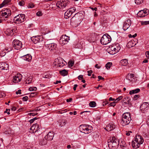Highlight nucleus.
Instances as JSON below:
<instances>
[{"label": "nucleus", "instance_id": "44", "mask_svg": "<svg viewBox=\"0 0 149 149\" xmlns=\"http://www.w3.org/2000/svg\"><path fill=\"white\" fill-rule=\"evenodd\" d=\"M123 97L122 96H120L118 97L117 98L115 99V101H116V102L117 103L120 100L122 99Z\"/></svg>", "mask_w": 149, "mask_h": 149}, {"label": "nucleus", "instance_id": "20", "mask_svg": "<svg viewBox=\"0 0 149 149\" xmlns=\"http://www.w3.org/2000/svg\"><path fill=\"white\" fill-rule=\"evenodd\" d=\"M114 51H112V52H110V54H114L118 52L120 50V47L118 44H117L115 46H114Z\"/></svg>", "mask_w": 149, "mask_h": 149}, {"label": "nucleus", "instance_id": "52", "mask_svg": "<svg viewBox=\"0 0 149 149\" xmlns=\"http://www.w3.org/2000/svg\"><path fill=\"white\" fill-rule=\"evenodd\" d=\"M42 13L40 11H38L36 13V15L38 16H41L42 15Z\"/></svg>", "mask_w": 149, "mask_h": 149}, {"label": "nucleus", "instance_id": "58", "mask_svg": "<svg viewBox=\"0 0 149 149\" xmlns=\"http://www.w3.org/2000/svg\"><path fill=\"white\" fill-rule=\"evenodd\" d=\"M19 4L20 6H23L24 5V2L19 1Z\"/></svg>", "mask_w": 149, "mask_h": 149}, {"label": "nucleus", "instance_id": "11", "mask_svg": "<svg viewBox=\"0 0 149 149\" xmlns=\"http://www.w3.org/2000/svg\"><path fill=\"white\" fill-rule=\"evenodd\" d=\"M66 64V63L61 58H57L56 60L55 64L59 67H62Z\"/></svg>", "mask_w": 149, "mask_h": 149}, {"label": "nucleus", "instance_id": "19", "mask_svg": "<svg viewBox=\"0 0 149 149\" xmlns=\"http://www.w3.org/2000/svg\"><path fill=\"white\" fill-rule=\"evenodd\" d=\"M135 141L141 144H142L144 141V139L142 136L139 135H137L135 137Z\"/></svg>", "mask_w": 149, "mask_h": 149}, {"label": "nucleus", "instance_id": "4", "mask_svg": "<svg viewBox=\"0 0 149 149\" xmlns=\"http://www.w3.org/2000/svg\"><path fill=\"white\" fill-rule=\"evenodd\" d=\"M79 128L81 132L86 134L90 133L93 129L92 127L91 126L86 125H80Z\"/></svg>", "mask_w": 149, "mask_h": 149}, {"label": "nucleus", "instance_id": "61", "mask_svg": "<svg viewBox=\"0 0 149 149\" xmlns=\"http://www.w3.org/2000/svg\"><path fill=\"white\" fill-rule=\"evenodd\" d=\"M72 98H70L68 99H67L66 100V101L68 102H70L72 100Z\"/></svg>", "mask_w": 149, "mask_h": 149}, {"label": "nucleus", "instance_id": "48", "mask_svg": "<svg viewBox=\"0 0 149 149\" xmlns=\"http://www.w3.org/2000/svg\"><path fill=\"white\" fill-rule=\"evenodd\" d=\"M6 54V52H4L2 51L0 53V55L1 56H4Z\"/></svg>", "mask_w": 149, "mask_h": 149}, {"label": "nucleus", "instance_id": "47", "mask_svg": "<svg viewBox=\"0 0 149 149\" xmlns=\"http://www.w3.org/2000/svg\"><path fill=\"white\" fill-rule=\"evenodd\" d=\"M37 118L36 117H35L34 118L31 119L29 121L30 123H33V122L36 120H37Z\"/></svg>", "mask_w": 149, "mask_h": 149}, {"label": "nucleus", "instance_id": "23", "mask_svg": "<svg viewBox=\"0 0 149 149\" xmlns=\"http://www.w3.org/2000/svg\"><path fill=\"white\" fill-rule=\"evenodd\" d=\"M9 65L5 63H0V68L2 70H7L8 69Z\"/></svg>", "mask_w": 149, "mask_h": 149}, {"label": "nucleus", "instance_id": "42", "mask_svg": "<svg viewBox=\"0 0 149 149\" xmlns=\"http://www.w3.org/2000/svg\"><path fill=\"white\" fill-rule=\"evenodd\" d=\"M143 2V0H135V3L137 4H140Z\"/></svg>", "mask_w": 149, "mask_h": 149}, {"label": "nucleus", "instance_id": "5", "mask_svg": "<svg viewBox=\"0 0 149 149\" xmlns=\"http://www.w3.org/2000/svg\"><path fill=\"white\" fill-rule=\"evenodd\" d=\"M31 40L35 44L38 43L39 47H42L45 45V42L43 38L38 36H33L31 38Z\"/></svg>", "mask_w": 149, "mask_h": 149}, {"label": "nucleus", "instance_id": "27", "mask_svg": "<svg viewBox=\"0 0 149 149\" xmlns=\"http://www.w3.org/2000/svg\"><path fill=\"white\" fill-rule=\"evenodd\" d=\"M134 75L133 74H128L126 76V79L130 81H132L134 79Z\"/></svg>", "mask_w": 149, "mask_h": 149}, {"label": "nucleus", "instance_id": "15", "mask_svg": "<svg viewBox=\"0 0 149 149\" xmlns=\"http://www.w3.org/2000/svg\"><path fill=\"white\" fill-rule=\"evenodd\" d=\"M16 30V29L15 27H14L13 29H8L6 31H5V33L7 35L12 36L14 34V33L15 32Z\"/></svg>", "mask_w": 149, "mask_h": 149}, {"label": "nucleus", "instance_id": "13", "mask_svg": "<svg viewBox=\"0 0 149 149\" xmlns=\"http://www.w3.org/2000/svg\"><path fill=\"white\" fill-rule=\"evenodd\" d=\"M39 129V128L38 125L36 124H35L31 127L30 132L31 133H36L40 131Z\"/></svg>", "mask_w": 149, "mask_h": 149}, {"label": "nucleus", "instance_id": "28", "mask_svg": "<svg viewBox=\"0 0 149 149\" xmlns=\"http://www.w3.org/2000/svg\"><path fill=\"white\" fill-rule=\"evenodd\" d=\"M72 14V10H67L65 13L64 17L66 19H68L71 16Z\"/></svg>", "mask_w": 149, "mask_h": 149}, {"label": "nucleus", "instance_id": "53", "mask_svg": "<svg viewBox=\"0 0 149 149\" xmlns=\"http://www.w3.org/2000/svg\"><path fill=\"white\" fill-rule=\"evenodd\" d=\"M139 97H140V95H135V96H134V100H136Z\"/></svg>", "mask_w": 149, "mask_h": 149}, {"label": "nucleus", "instance_id": "54", "mask_svg": "<svg viewBox=\"0 0 149 149\" xmlns=\"http://www.w3.org/2000/svg\"><path fill=\"white\" fill-rule=\"evenodd\" d=\"M36 95V93H31L30 95V96L31 97H33L35 95Z\"/></svg>", "mask_w": 149, "mask_h": 149}, {"label": "nucleus", "instance_id": "29", "mask_svg": "<svg viewBox=\"0 0 149 149\" xmlns=\"http://www.w3.org/2000/svg\"><path fill=\"white\" fill-rule=\"evenodd\" d=\"M123 101L126 104H129L130 102V99L128 97H126L123 99Z\"/></svg>", "mask_w": 149, "mask_h": 149}, {"label": "nucleus", "instance_id": "25", "mask_svg": "<svg viewBox=\"0 0 149 149\" xmlns=\"http://www.w3.org/2000/svg\"><path fill=\"white\" fill-rule=\"evenodd\" d=\"M132 147L135 149H136L139 148L141 145L139 143L135 141V140L132 141Z\"/></svg>", "mask_w": 149, "mask_h": 149}, {"label": "nucleus", "instance_id": "46", "mask_svg": "<svg viewBox=\"0 0 149 149\" xmlns=\"http://www.w3.org/2000/svg\"><path fill=\"white\" fill-rule=\"evenodd\" d=\"M37 90V88L36 87H30L29 88V90L30 91H36Z\"/></svg>", "mask_w": 149, "mask_h": 149}, {"label": "nucleus", "instance_id": "31", "mask_svg": "<svg viewBox=\"0 0 149 149\" xmlns=\"http://www.w3.org/2000/svg\"><path fill=\"white\" fill-rule=\"evenodd\" d=\"M140 90L139 88H136L135 89L132 90L130 91L129 94L132 95V94L136 93L140 91Z\"/></svg>", "mask_w": 149, "mask_h": 149}, {"label": "nucleus", "instance_id": "6", "mask_svg": "<svg viewBox=\"0 0 149 149\" xmlns=\"http://www.w3.org/2000/svg\"><path fill=\"white\" fill-rule=\"evenodd\" d=\"M111 40V38L109 36H106L104 35L100 40V41L102 44L103 45H106L109 43Z\"/></svg>", "mask_w": 149, "mask_h": 149}, {"label": "nucleus", "instance_id": "17", "mask_svg": "<svg viewBox=\"0 0 149 149\" xmlns=\"http://www.w3.org/2000/svg\"><path fill=\"white\" fill-rule=\"evenodd\" d=\"M131 24V22L130 19L127 20L124 22L123 26V29L124 30H126L130 26Z\"/></svg>", "mask_w": 149, "mask_h": 149}, {"label": "nucleus", "instance_id": "63", "mask_svg": "<svg viewBox=\"0 0 149 149\" xmlns=\"http://www.w3.org/2000/svg\"><path fill=\"white\" fill-rule=\"evenodd\" d=\"M78 78L79 80H81L83 78L82 75H80L78 77Z\"/></svg>", "mask_w": 149, "mask_h": 149}, {"label": "nucleus", "instance_id": "45", "mask_svg": "<svg viewBox=\"0 0 149 149\" xmlns=\"http://www.w3.org/2000/svg\"><path fill=\"white\" fill-rule=\"evenodd\" d=\"M142 25H146L147 24H149V21H143L141 22V23Z\"/></svg>", "mask_w": 149, "mask_h": 149}, {"label": "nucleus", "instance_id": "22", "mask_svg": "<svg viewBox=\"0 0 149 149\" xmlns=\"http://www.w3.org/2000/svg\"><path fill=\"white\" fill-rule=\"evenodd\" d=\"M115 128V126L113 123H110L105 128L106 130L108 131H111Z\"/></svg>", "mask_w": 149, "mask_h": 149}, {"label": "nucleus", "instance_id": "8", "mask_svg": "<svg viewBox=\"0 0 149 149\" xmlns=\"http://www.w3.org/2000/svg\"><path fill=\"white\" fill-rule=\"evenodd\" d=\"M25 19V15L24 14H19L14 18V20L16 23H21L23 22Z\"/></svg>", "mask_w": 149, "mask_h": 149}, {"label": "nucleus", "instance_id": "3", "mask_svg": "<svg viewBox=\"0 0 149 149\" xmlns=\"http://www.w3.org/2000/svg\"><path fill=\"white\" fill-rule=\"evenodd\" d=\"M81 16L80 13H77L70 20L71 24L77 26L81 22Z\"/></svg>", "mask_w": 149, "mask_h": 149}, {"label": "nucleus", "instance_id": "51", "mask_svg": "<svg viewBox=\"0 0 149 149\" xmlns=\"http://www.w3.org/2000/svg\"><path fill=\"white\" fill-rule=\"evenodd\" d=\"M116 101H114L113 102L111 103L109 105L110 106H113V107L116 105Z\"/></svg>", "mask_w": 149, "mask_h": 149}, {"label": "nucleus", "instance_id": "56", "mask_svg": "<svg viewBox=\"0 0 149 149\" xmlns=\"http://www.w3.org/2000/svg\"><path fill=\"white\" fill-rule=\"evenodd\" d=\"M145 54L146 57L149 58V51L146 52L145 53Z\"/></svg>", "mask_w": 149, "mask_h": 149}, {"label": "nucleus", "instance_id": "32", "mask_svg": "<svg viewBox=\"0 0 149 149\" xmlns=\"http://www.w3.org/2000/svg\"><path fill=\"white\" fill-rule=\"evenodd\" d=\"M59 73L62 75L63 76H65L67 75L68 72L67 70L65 69H64L62 70H60Z\"/></svg>", "mask_w": 149, "mask_h": 149}, {"label": "nucleus", "instance_id": "2", "mask_svg": "<svg viewBox=\"0 0 149 149\" xmlns=\"http://www.w3.org/2000/svg\"><path fill=\"white\" fill-rule=\"evenodd\" d=\"M131 120V118L129 113H125L122 115L121 123L123 126H125L129 124Z\"/></svg>", "mask_w": 149, "mask_h": 149}, {"label": "nucleus", "instance_id": "39", "mask_svg": "<svg viewBox=\"0 0 149 149\" xmlns=\"http://www.w3.org/2000/svg\"><path fill=\"white\" fill-rule=\"evenodd\" d=\"M112 65L111 63L108 62L105 65V67L107 69H109L111 66Z\"/></svg>", "mask_w": 149, "mask_h": 149}, {"label": "nucleus", "instance_id": "9", "mask_svg": "<svg viewBox=\"0 0 149 149\" xmlns=\"http://www.w3.org/2000/svg\"><path fill=\"white\" fill-rule=\"evenodd\" d=\"M13 45L15 49L17 50L20 49L22 46V42L17 40H15L13 41Z\"/></svg>", "mask_w": 149, "mask_h": 149}, {"label": "nucleus", "instance_id": "50", "mask_svg": "<svg viewBox=\"0 0 149 149\" xmlns=\"http://www.w3.org/2000/svg\"><path fill=\"white\" fill-rule=\"evenodd\" d=\"M97 77L99 79L98 80V81H100V80H104V78L100 76H98Z\"/></svg>", "mask_w": 149, "mask_h": 149}, {"label": "nucleus", "instance_id": "41", "mask_svg": "<svg viewBox=\"0 0 149 149\" xmlns=\"http://www.w3.org/2000/svg\"><path fill=\"white\" fill-rule=\"evenodd\" d=\"M92 135L93 136V138L94 139L95 138H97L98 137V135L96 133H92Z\"/></svg>", "mask_w": 149, "mask_h": 149}, {"label": "nucleus", "instance_id": "7", "mask_svg": "<svg viewBox=\"0 0 149 149\" xmlns=\"http://www.w3.org/2000/svg\"><path fill=\"white\" fill-rule=\"evenodd\" d=\"M69 1L67 0H61L58 1L56 3V6L61 9L65 8L68 5Z\"/></svg>", "mask_w": 149, "mask_h": 149}, {"label": "nucleus", "instance_id": "64", "mask_svg": "<svg viewBox=\"0 0 149 149\" xmlns=\"http://www.w3.org/2000/svg\"><path fill=\"white\" fill-rule=\"evenodd\" d=\"M37 114L36 113H30L28 114L30 116H34L36 115Z\"/></svg>", "mask_w": 149, "mask_h": 149}, {"label": "nucleus", "instance_id": "55", "mask_svg": "<svg viewBox=\"0 0 149 149\" xmlns=\"http://www.w3.org/2000/svg\"><path fill=\"white\" fill-rule=\"evenodd\" d=\"M87 72L88 73V76H91V74L93 73V71L92 70L88 71Z\"/></svg>", "mask_w": 149, "mask_h": 149}, {"label": "nucleus", "instance_id": "14", "mask_svg": "<svg viewBox=\"0 0 149 149\" xmlns=\"http://www.w3.org/2000/svg\"><path fill=\"white\" fill-rule=\"evenodd\" d=\"M147 11H148V10L146 9H144L143 10H140L137 14V16L140 17H145L147 15Z\"/></svg>", "mask_w": 149, "mask_h": 149}, {"label": "nucleus", "instance_id": "26", "mask_svg": "<svg viewBox=\"0 0 149 149\" xmlns=\"http://www.w3.org/2000/svg\"><path fill=\"white\" fill-rule=\"evenodd\" d=\"M135 40L136 41V42L135 41L132 40L128 43L127 45L128 46H129V48L133 47L136 44V43H137V40L135 39Z\"/></svg>", "mask_w": 149, "mask_h": 149}, {"label": "nucleus", "instance_id": "59", "mask_svg": "<svg viewBox=\"0 0 149 149\" xmlns=\"http://www.w3.org/2000/svg\"><path fill=\"white\" fill-rule=\"evenodd\" d=\"M6 96L5 94L3 93H1V94H0V97H3Z\"/></svg>", "mask_w": 149, "mask_h": 149}, {"label": "nucleus", "instance_id": "62", "mask_svg": "<svg viewBox=\"0 0 149 149\" xmlns=\"http://www.w3.org/2000/svg\"><path fill=\"white\" fill-rule=\"evenodd\" d=\"M70 9V10H72V13L73 12H74V11L76 10V8L74 7L72 8H71Z\"/></svg>", "mask_w": 149, "mask_h": 149}, {"label": "nucleus", "instance_id": "33", "mask_svg": "<svg viewBox=\"0 0 149 149\" xmlns=\"http://www.w3.org/2000/svg\"><path fill=\"white\" fill-rule=\"evenodd\" d=\"M10 1V0H4L2 3L0 4V8L3 6L4 5L7 4Z\"/></svg>", "mask_w": 149, "mask_h": 149}, {"label": "nucleus", "instance_id": "43", "mask_svg": "<svg viewBox=\"0 0 149 149\" xmlns=\"http://www.w3.org/2000/svg\"><path fill=\"white\" fill-rule=\"evenodd\" d=\"M34 4L32 3H31L29 4L28 5V7L29 8H32L34 7Z\"/></svg>", "mask_w": 149, "mask_h": 149}, {"label": "nucleus", "instance_id": "36", "mask_svg": "<svg viewBox=\"0 0 149 149\" xmlns=\"http://www.w3.org/2000/svg\"><path fill=\"white\" fill-rule=\"evenodd\" d=\"M89 106L92 107H94L96 106V103L94 101H91L89 103Z\"/></svg>", "mask_w": 149, "mask_h": 149}, {"label": "nucleus", "instance_id": "30", "mask_svg": "<svg viewBox=\"0 0 149 149\" xmlns=\"http://www.w3.org/2000/svg\"><path fill=\"white\" fill-rule=\"evenodd\" d=\"M120 63L121 65L122 66H126L128 63L127 60L126 59L122 60L120 61Z\"/></svg>", "mask_w": 149, "mask_h": 149}, {"label": "nucleus", "instance_id": "10", "mask_svg": "<svg viewBox=\"0 0 149 149\" xmlns=\"http://www.w3.org/2000/svg\"><path fill=\"white\" fill-rule=\"evenodd\" d=\"M69 40V37L65 35H63L60 38L59 42L61 44L64 45L66 44Z\"/></svg>", "mask_w": 149, "mask_h": 149}, {"label": "nucleus", "instance_id": "16", "mask_svg": "<svg viewBox=\"0 0 149 149\" xmlns=\"http://www.w3.org/2000/svg\"><path fill=\"white\" fill-rule=\"evenodd\" d=\"M22 78V75L20 74H17L13 77V81L14 83H16L19 82Z\"/></svg>", "mask_w": 149, "mask_h": 149}, {"label": "nucleus", "instance_id": "35", "mask_svg": "<svg viewBox=\"0 0 149 149\" xmlns=\"http://www.w3.org/2000/svg\"><path fill=\"white\" fill-rule=\"evenodd\" d=\"M39 143L40 145H45L47 143V141L46 139H43L40 140Z\"/></svg>", "mask_w": 149, "mask_h": 149}, {"label": "nucleus", "instance_id": "21", "mask_svg": "<svg viewBox=\"0 0 149 149\" xmlns=\"http://www.w3.org/2000/svg\"><path fill=\"white\" fill-rule=\"evenodd\" d=\"M148 103L147 102H144L143 103L140 107V110L141 112L144 113L145 111L147 109Z\"/></svg>", "mask_w": 149, "mask_h": 149}, {"label": "nucleus", "instance_id": "18", "mask_svg": "<svg viewBox=\"0 0 149 149\" xmlns=\"http://www.w3.org/2000/svg\"><path fill=\"white\" fill-rule=\"evenodd\" d=\"M54 136V133L53 132H50L45 136V138L47 140L51 141L53 139Z\"/></svg>", "mask_w": 149, "mask_h": 149}, {"label": "nucleus", "instance_id": "49", "mask_svg": "<svg viewBox=\"0 0 149 149\" xmlns=\"http://www.w3.org/2000/svg\"><path fill=\"white\" fill-rule=\"evenodd\" d=\"M28 97L27 96H26L23 97L22 98V100L24 101H26L28 100Z\"/></svg>", "mask_w": 149, "mask_h": 149}, {"label": "nucleus", "instance_id": "34", "mask_svg": "<svg viewBox=\"0 0 149 149\" xmlns=\"http://www.w3.org/2000/svg\"><path fill=\"white\" fill-rule=\"evenodd\" d=\"M32 80V77H28L27 79H26V80L25 81V83L26 84H29L31 82Z\"/></svg>", "mask_w": 149, "mask_h": 149}, {"label": "nucleus", "instance_id": "37", "mask_svg": "<svg viewBox=\"0 0 149 149\" xmlns=\"http://www.w3.org/2000/svg\"><path fill=\"white\" fill-rule=\"evenodd\" d=\"M1 15L3 16H5V18H7L8 16L10 15V14L8 13H7L6 12H4L1 13Z\"/></svg>", "mask_w": 149, "mask_h": 149}, {"label": "nucleus", "instance_id": "57", "mask_svg": "<svg viewBox=\"0 0 149 149\" xmlns=\"http://www.w3.org/2000/svg\"><path fill=\"white\" fill-rule=\"evenodd\" d=\"M10 109H6V110L4 111V113H7L9 115L10 114L9 111H10Z\"/></svg>", "mask_w": 149, "mask_h": 149}, {"label": "nucleus", "instance_id": "1", "mask_svg": "<svg viewBox=\"0 0 149 149\" xmlns=\"http://www.w3.org/2000/svg\"><path fill=\"white\" fill-rule=\"evenodd\" d=\"M108 146L110 148L116 149L117 148L119 144V141L116 137L113 136L108 140Z\"/></svg>", "mask_w": 149, "mask_h": 149}, {"label": "nucleus", "instance_id": "60", "mask_svg": "<svg viewBox=\"0 0 149 149\" xmlns=\"http://www.w3.org/2000/svg\"><path fill=\"white\" fill-rule=\"evenodd\" d=\"M21 90H19L17 91L16 92V94L17 95L18 94H21Z\"/></svg>", "mask_w": 149, "mask_h": 149}, {"label": "nucleus", "instance_id": "12", "mask_svg": "<svg viewBox=\"0 0 149 149\" xmlns=\"http://www.w3.org/2000/svg\"><path fill=\"white\" fill-rule=\"evenodd\" d=\"M45 47L50 51H54L57 49V45L54 43L46 44Z\"/></svg>", "mask_w": 149, "mask_h": 149}, {"label": "nucleus", "instance_id": "24", "mask_svg": "<svg viewBox=\"0 0 149 149\" xmlns=\"http://www.w3.org/2000/svg\"><path fill=\"white\" fill-rule=\"evenodd\" d=\"M23 59L26 61L29 62L31 60L32 56L29 54H27L23 56Z\"/></svg>", "mask_w": 149, "mask_h": 149}, {"label": "nucleus", "instance_id": "40", "mask_svg": "<svg viewBox=\"0 0 149 149\" xmlns=\"http://www.w3.org/2000/svg\"><path fill=\"white\" fill-rule=\"evenodd\" d=\"M74 64V62L72 61H70L68 63V65L69 67H71Z\"/></svg>", "mask_w": 149, "mask_h": 149}, {"label": "nucleus", "instance_id": "38", "mask_svg": "<svg viewBox=\"0 0 149 149\" xmlns=\"http://www.w3.org/2000/svg\"><path fill=\"white\" fill-rule=\"evenodd\" d=\"M119 141V144L120 146L125 147V143L123 140H120Z\"/></svg>", "mask_w": 149, "mask_h": 149}]
</instances>
